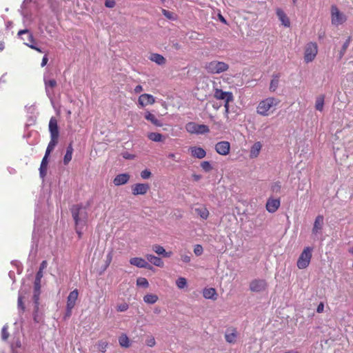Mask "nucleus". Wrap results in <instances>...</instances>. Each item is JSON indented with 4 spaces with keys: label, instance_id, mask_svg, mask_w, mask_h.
Instances as JSON below:
<instances>
[{
    "label": "nucleus",
    "instance_id": "obj_1",
    "mask_svg": "<svg viewBox=\"0 0 353 353\" xmlns=\"http://www.w3.org/2000/svg\"><path fill=\"white\" fill-rule=\"evenodd\" d=\"M70 212L74 221L75 225H86L88 216L85 207L83 206L81 204L74 205L71 208Z\"/></svg>",
    "mask_w": 353,
    "mask_h": 353
},
{
    "label": "nucleus",
    "instance_id": "obj_2",
    "mask_svg": "<svg viewBox=\"0 0 353 353\" xmlns=\"http://www.w3.org/2000/svg\"><path fill=\"white\" fill-rule=\"evenodd\" d=\"M280 101L274 97H268L259 102L256 112L261 116H268L272 108H274Z\"/></svg>",
    "mask_w": 353,
    "mask_h": 353
},
{
    "label": "nucleus",
    "instance_id": "obj_3",
    "mask_svg": "<svg viewBox=\"0 0 353 353\" xmlns=\"http://www.w3.org/2000/svg\"><path fill=\"white\" fill-rule=\"evenodd\" d=\"M204 68L208 73L216 74L228 70L229 65L225 62L214 60L206 63Z\"/></svg>",
    "mask_w": 353,
    "mask_h": 353
},
{
    "label": "nucleus",
    "instance_id": "obj_4",
    "mask_svg": "<svg viewBox=\"0 0 353 353\" xmlns=\"http://www.w3.org/2000/svg\"><path fill=\"white\" fill-rule=\"evenodd\" d=\"M312 252L313 248L309 246L304 248L296 262L299 269L303 270L309 266L312 256Z\"/></svg>",
    "mask_w": 353,
    "mask_h": 353
},
{
    "label": "nucleus",
    "instance_id": "obj_5",
    "mask_svg": "<svg viewBox=\"0 0 353 353\" xmlns=\"http://www.w3.org/2000/svg\"><path fill=\"white\" fill-rule=\"evenodd\" d=\"M187 132L191 134H204L210 132L209 127L204 124H198L195 122H189L185 125Z\"/></svg>",
    "mask_w": 353,
    "mask_h": 353
},
{
    "label": "nucleus",
    "instance_id": "obj_6",
    "mask_svg": "<svg viewBox=\"0 0 353 353\" xmlns=\"http://www.w3.org/2000/svg\"><path fill=\"white\" fill-rule=\"evenodd\" d=\"M318 52L317 44L314 42L308 43L305 49L304 61L305 63L312 62L316 57Z\"/></svg>",
    "mask_w": 353,
    "mask_h": 353
},
{
    "label": "nucleus",
    "instance_id": "obj_7",
    "mask_svg": "<svg viewBox=\"0 0 353 353\" xmlns=\"http://www.w3.org/2000/svg\"><path fill=\"white\" fill-rule=\"evenodd\" d=\"M331 20L332 23L336 26L341 25L346 21L345 15L341 12L335 5L331 6Z\"/></svg>",
    "mask_w": 353,
    "mask_h": 353
},
{
    "label": "nucleus",
    "instance_id": "obj_8",
    "mask_svg": "<svg viewBox=\"0 0 353 353\" xmlns=\"http://www.w3.org/2000/svg\"><path fill=\"white\" fill-rule=\"evenodd\" d=\"M268 286V283L264 279H254L250 283V290L254 292H260L264 291Z\"/></svg>",
    "mask_w": 353,
    "mask_h": 353
},
{
    "label": "nucleus",
    "instance_id": "obj_9",
    "mask_svg": "<svg viewBox=\"0 0 353 353\" xmlns=\"http://www.w3.org/2000/svg\"><path fill=\"white\" fill-rule=\"evenodd\" d=\"M150 190V185L148 183H135L132 186V193L133 195H144Z\"/></svg>",
    "mask_w": 353,
    "mask_h": 353
},
{
    "label": "nucleus",
    "instance_id": "obj_10",
    "mask_svg": "<svg viewBox=\"0 0 353 353\" xmlns=\"http://www.w3.org/2000/svg\"><path fill=\"white\" fill-rule=\"evenodd\" d=\"M230 150V144L228 141H222L218 142L215 145L216 152L223 156H225L229 154Z\"/></svg>",
    "mask_w": 353,
    "mask_h": 353
},
{
    "label": "nucleus",
    "instance_id": "obj_11",
    "mask_svg": "<svg viewBox=\"0 0 353 353\" xmlns=\"http://www.w3.org/2000/svg\"><path fill=\"white\" fill-rule=\"evenodd\" d=\"M214 97L217 99L223 100L225 103L234 100L233 94L231 92H225L221 89H216Z\"/></svg>",
    "mask_w": 353,
    "mask_h": 353
},
{
    "label": "nucleus",
    "instance_id": "obj_12",
    "mask_svg": "<svg viewBox=\"0 0 353 353\" xmlns=\"http://www.w3.org/2000/svg\"><path fill=\"white\" fill-rule=\"evenodd\" d=\"M324 218L322 215H318L314 222L313 228L312 230V235L317 236L321 234L323 226Z\"/></svg>",
    "mask_w": 353,
    "mask_h": 353
},
{
    "label": "nucleus",
    "instance_id": "obj_13",
    "mask_svg": "<svg viewBox=\"0 0 353 353\" xmlns=\"http://www.w3.org/2000/svg\"><path fill=\"white\" fill-rule=\"evenodd\" d=\"M130 263L138 268H147L152 270V267L143 259L134 257L130 259Z\"/></svg>",
    "mask_w": 353,
    "mask_h": 353
},
{
    "label": "nucleus",
    "instance_id": "obj_14",
    "mask_svg": "<svg viewBox=\"0 0 353 353\" xmlns=\"http://www.w3.org/2000/svg\"><path fill=\"white\" fill-rule=\"evenodd\" d=\"M49 131L50 133V137L53 139H58L59 132L57 125V121L54 117H51L49 121Z\"/></svg>",
    "mask_w": 353,
    "mask_h": 353
},
{
    "label": "nucleus",
    "instance_id": "obj_15",
    "mask_svg": "<svg viewBox=\"0 0 353 353\" xmlns=\"http://www.w3.org/2000/svg\"><path fill=\"white\" fill-rule=\"evenodd\" d=\"M154 97L149 94H141L139 97V104L141 107H144L147 105H152L154 103Z\"/></svg>",
    "mask_w": 353,
    "mask_h": 353
},
{
    "label": "nucleus",
    "instance_id": "obj_16",
    "mask_svg": "<svg viewBox=\"0 0 353 353\" xmlns=\"http://www.w3.org/2000/svg\"><path fill=\"white\" fill-rule=\"evenodd\" d=\"M281 204L279 199H269L266 203V210L270 212H275Z\"/></svg>",
    "mask_w": 353,
    "mask_h": 353
},
{
    "label": "nucleus",
    "instance_id": "obj_17",
    "mask_svg": "<svg viewBox=\"0 0 353 353\" xmlns=\"http://www.w3.org/2000/svg\"><path fill=\"white\" fill-rule=\"evenodd\" d=\"M129 179L130 175L128 174H119L115 176V178L113 180V183L115 185L119 186L127 183Z\"/></svg>",
    "mask_w": 353,
    "mask_h": 353
},
{
    "label": "nucleus",
    "instance_id": "obj_18",
    "mask_svg": "<svg viewBox=\"0 0 353 353\" xmlns=\"http://www.w3.org/2000/svg\"><path fill=\"white\" fill-rule=\"evenodd\" d=\"M78 295H79V292L77 289H75L70 292V294L67 298V303H66L67 307L74 308L75 303H76V301L78 298Z\"/></svg>",
    "mask_w": 353,
    "mask_h": 353
},
{
    "label": "nucleus",
    "instance_id": "obj_19",
    "mask_svg": "<svg viewBox=\"0 0 353 353\" xmlns=\"http://www.w3.org/2000/svg\"><path fill=\"white\" fill-rule=\"evenodd\" d=\"M276 14L279 19L281 21L282 25H283L285 27H290V19L283 10H281V8H277L276 10Z\"/></svg>",
    "mask_w": 353,
    "mask_h": 353
},
{
    "label": "nucleus",
    "instance_id": "obj_20",
    "mask_svg": "<svg viewBox=\"0 0 353 353\" xmlns=\"http://www.w3.org/2000/svg\"><path fill=\"white\" fill-rule=\"evenodd\" d=\"M48 156L49 155H47V154L44 155V157L41 161V165H40L39 176L42 179H43L46 177V174H47Z\"/></svg>",
    "mask_w": 353,
    "mask_h": 353
},
{
    "label": "nucleus",
    "instance_id": "obj_21",
    "mask_svg": "<svg viewBox=\"0 0 353 353\" xmlns=\"http://www.w3.org/2000/svg\"><path fill=\"white\" fill-rule=\"evenodd\" d=\"M26 292L20 290L18 293V300H17V307L19 310V314H23L25 311L26 307L23 303V299L25 298Z\"/></svg>",
    "mask_w": 353,
    "mask_h": 353
},
{
    "label": "nucleus",
    "instance_id": "obj_22",
    "mask_svg": "<svg viewBox=\"0 0 353 353\" xmlns=\"http://www.w3.org/2000/svg\"><path fill=\"white\" fill-rule=\"evenodd\" d=\"M190 151L192 156L197 159H203L206 155L205 150L201 147H192Z\"/></svg>",
    "mask_w": 353,
    "mask_h": 353
},
{
    "label": "nucleus",
    "instance_id": "obj_23",
    "mask_svg": "<svg viewBox=\"0 0 353 353\" xmlns=\"http://www.w3.org/2000/svg\"><path fill=\"white\" fill-rule=\"evenodd\" d=\"M40 294H41V291L34 290L32 299H33V302H34V320L35 321H37L36 313H37V312L39 310Z\"/></svg>",
    "mask_w": 353,
    "mask_h": 353
},
{
    "label": "nucleus",
    "instance_id": "obj_24",
    "mask_svg": "<svg viewBox=\"0 0 353 353\" xmlns=\"http://www.w3.org/2000/svg\"><path fill=\"white\" fill-rule=\"evenodd\" d=\"M262 144L261 142L257 141L254 143V145L251 147L250 152V157L252 159L256 158L261 150Z\"/></svg>",
    "mask_w": 353,
    "mask_h": 353
},
{
    "label": "nucleus",
    "instance_id": "obj_25",
    "mask_svg": "<svg viewBox=\"0 0 353 353\" xmlns=\"http://www.w3.org/2000/svg\"><path fill=\"white\" fill-rule=\"evenodd\" d=\"M203 296L207 299L216 300L217 299V294L214 288H205L203 290Z\"/></svg>",
    "mask_w": 353,
    "mask_h": 353
},
{
    "label": "nucleus",
    "instance_id": "obj_26",
    "mask_svg": "<svg viewBox=\"0 0 353 353\" xmlns=\"http://www.w3.org/2000/svg\"><path fill=\"white\" fill-rule=\"evenodd\" d=\"M145 257L147 260L154 265L161 268L163 266V262L161 258L149 254H146Z\"/></svg>",
    "mask_w": 353,
    "mask_h": 353
},
{
    "label": "nucleus",
    "instance_id": "obj_27",
    "mask_svg": "<svg viewBox=\"0 0 353 353\" xmlns=\"http://www.w3.org/2000/svg\"><path fill=\"white\" fill-rule=\"evenodd\" d=\"M149 59L155 62L159 65H163L165 63L166 60L163 56L157 53H152L150 54Z\"/></svg>",
    "mask_w": 353,
    "mask_h": 353
},
{
    "label": "nucleus",
    "instance_id": "obj_28",
    "mask_svg": "<svg viewBox=\"0 0 353 353\" xmlns=\"http://www.w3.org/2000/svg\"><path fill=\"white\" fill-rule=\"evenodd\" d=\"M145 118L146 120L150 121L155 126L161 127L163 125L162 122L158 119L155 115L148 111L145 112Z\"/></svg>",
    "mask_w": 353,
    "mask_h": 353
},
{
    "label": "nucleus",
    "instance_id": "obj_29",
    "mask_svg": "<svg viewBox=\"0 0 353 353\" xmlns=\"http://www.w3.org/2000/svg\"><path fill=\"white\" fill-rule=\"evenodd\" d=\"M280 74H274L272 75V79L270 81V90L272 92H275L279 87V83Z\"/></svg>",
    "mask_w": 353,
    "mask_h": 353
},
{
    "label": "nucleus",
    "instance_id": "obj_30",
    "mask_svg": "<svg viewBox=\"0 0 353 353\" xmlns=\"http://www.w3.org/2000/svg\"><path fill=\"white\" fill-rule=\"evenodd\" d=\"M152 250L157 254L162 255L164 257H170L172 254V252H167L163 246L157 244L152 246Z\"/></svg>",
    "mask_w": 353,
    "mask_h": 353
},
{
    "label": "nucleus",
    "instance_id": "obj_31",
    "mask_svg": "<svg viewBox=\"0 0 353 353\" xmlns=\"http://www.w3.org/2000/svg\"><path fill=\"white\" fill-rule=\"evenodd\" d=\"M237 337V332L236 330H232L231 332L228 330L225 334V341L229 343H234Z\"/></svg>",
    "mask_w": 353,
    "mask_h": 353
},
{
    "label": "nucleus",
    "instance_id": "obj_32",
    "mask_svg": "<svg viewBox=\"0 0 353 353\" xmlns=\"http://www.w3.org/2000/svg\"><path fill=\"white\" fill-rule=\"evenodd\" d=\"M25 45H26L27 46L30 47L32 49L37 50L39 52H41V53L44 52V51L41 48L37 47L35 45V40H34L32 34H28V42H26Z\"/></svg>",
    "mask_w": 353,
    "mask_h": 353
},
{
    "label": "nucleus",
    "instance_id": "obj_33",
    "mask_svg": "<svg viewBox=\"0 0 353 353\" xmlns=\"http://www.w3.org/2000/svg\"><path fill=\"white\" fill-rule=\"evenodd\" d=\"M72 153H73V148H72V143H70L66 148V152L63 157V163L65 165H68L69 163V162L71 161L72 157Z\"/></svg>",
    "mask_w": 353,
    "mask_h": 353
},
{
    "label": "nucleus",
    "instance_id": "obj_34",
    "mask_svg": "<svg viewBox=\"0 0 353 353\" xmlns=\"http://www.w3.org/2000/svg\"><path fill=\"white\" fill-rule=\"evenodd\" d=\"M325 96L321 94L316 97L315 102V108L320 112L323 111L324 105Z\"/></svg>",
    "mask_w": 353,
    "mask_h": 353
},
{
    "label": "nucleus",
    "instance_id": "obj_35",
    "mask_svg": "<svg viewBox=\"0 0 353 353\" xmlns=\"http://www.w3.org/2000/svg\"><path fill=\"white\" fill-rule=\"evenodd\" d=\"M195 212L203 219H207L209 216L208 210L204 207L196 208Z\"/></svg>",
    "mask_w": 353,
    "mask_h": 353
},
{
    "label": "nucleus",
    "instance_id": "obj_36",
    "mask_svg": "<svg viewBox=\"0 0 353 353\" xmlns=\"http://www.w3.org/2000/svg\"><path fill=\"white\" fill-rule=\"evenodd\" d=\"M148 137L151 141L155 142L163 141V135L158 132H150L148 134Z\"/></svg>",
    "mask_w": 353,
    "mask_h": 353
},
{
    "label": "nucleus",
    "instance_id": "obj_37",
    "mask_svg": "<svg viewBox=\"0 0 353 353\" xmlns=\"http://www.w3.org/2000/svg\"><path fill=\"white\" fill-rule=\"evenodd\" d=\"M57 140L58 139H53L52 137H50V141L48 145L45 154L50 155V152L52 151V150L57 145Z\"/></svg>",
    "mask_w": 353,
    "mask_h": 353
},
{
    "label": "nucleus",
    "instance_id": "obj_38",
    "mask_svg": "<svg viewBox=\"0 0 353 353\" xmlns=\"http://www.w3.org/2000/svg\"><path fill=\"white\" fill-rule=\"evenodd\" d=\"M158 300V296L155 294H146L143 297V301L149 304H154Z\"/></svg>",
    "mask_w": 353,
    "mask_h": 353
},
{
    "label": "nucleus",
    "instance_id": "obj_39",
    "mask_svg": "<svg viewBox=\"0 0 353 353\" xmlns=\"http://www.w3.org/2000/svg\"><path fill=\"white\" fill-rule=\"evenodd\" d=\"M119 343L121 347H128L130 346L129 339L126 334H122L119 338Z\"/></svg>",
    "mask_w": 353,
    "mask_h": 353
},
{
    "label": "nucleus",
    "instance_id": "obj_40",
    "mask_svg": "<svg viewBox=\"0 0 353 353\" xmlns=\"http://www.w3.org/2000/svg\"><path fill=\"white\" fill-rule=\"evenodd\" d=\"M43 82H44L45 87H48V88H54L57 85V81L55 79H47L46 75H44V77H43Z\"/></svg>",
    "mask_w": 353,
    "mask_h": 353
},
{
    "label": "nucleus",
    "instance_id": "obj_41",
    "mask_svg": "<svg viewBox=\"0 0 353 353\" xmlns=\"http://www.w3.org/2000/svg\"><path fill=\"white\" fill-rule=\"evenodd\" d=\"M28 34H32L27 29L19 30L18 32V35L21 37V39L24 41V43L26 42H28Z\"/></svg>",
    "mask_w": 353,
    "mask_h": 353
},
{
    "label": "nucleus",
    "instance_id": "obj_42",
    "mask_svg": "<svg viewBox=\"0 0 353 353\" xmlns=\"http://www.w3.org/2000/svg\"><path fill=\"white\" fill-rule=\"evenodd\" d=\"M187 283H187V280L184 277H179L176 281V285L178 287V288H179V289H183L185 287H186L187 286Z\"/></svg>",
    "mask_w": 353,
    "mask_h": 353
},
{
    "label": "nucleus",
    "instance_id": "obj_43",
    "mask_svg": "<svg viewBox=\"0 0 353 353\" xmlns=\"http://www.w3.org/2000/svg\"><path fill=\"white\" fill-rule=\"evenodd\" d=\"M137 285L139 287L147 288L149 286V283L145 278L139 277L137 280Z\"/></svg>",
    "mask_w": 353,
    "mask_h": 353
},
{
    "label": "nucleus",
    "instance_id": "obj_44",
    "mask_svg": "<svg viewBox=\"0 0 353 353\" xmlns=\"http://www.w3.org/2000/svg\"><path fill=\"white\" fill-rule=\"evenodd\" d=\"M162 13L168 19L175 20L176 19V15L168 10L162 9Z\"/></svg>",
    "mask_w": 353,
    "mask_h": 353
},
{
    "label": "nucleus",
    "instance_id": "obj_45",
    "mask_svg": "<svg viewBox=\"0 0 353 353\" xmlns=\"http://www.w3.org/2000/svg\"><path fill=\"white\" fill-rule=\"evenodd\" d=\"M53 89L54 88H52L45 87V91H46V95L49 98V99L50 100V101L52 103H53V98L54 96V92Z\"/></svg>",
    "mask_w": 353,
    "mask_h": 353
},
{
    "label": "nucleus",
    "instance_id": "obj_46",
    "mask_svg": "<svg viewBox=\"0 0 353 353\" xmlns=\"http://www.w3.org/2000/svg\"><path fill=\"white\" fill-rule=\"evenodd\" d=\"M201 167L205 172H209L212 169L210 163L207 161L201 162Z\"/></svg>",
    "mask_w": 353,
    "mask_h": 353
},
{
    "label": "nucleus",
    "instance_id": "obj_47",
    "mask_svg": "<svg viewBox=\"0 0 353 353\" xmlns=\"http://www.w3.org/2000/svg\"><path fill=\"white\" fill-rule=\"evenodd\" d=\"M281 182H279V181L274 182L271 186V190L275 193L279 192L281 190Z\"/></svg>",
    "mask_w": 353,
    "mask_h": 353
},
{
    "label": "nucleus",
    "instance_id": "obj_48",
    "mask_svg": "<svg viewBox=\"0 0 353 353\" xmlns=\"http://www.w3.org/2000/svg\"><path fill=\"white\" fill-rule=\"evenodd\" d=\"M9 336V333L8 332V325H5L1 330V338L2 340L6 341L8 339Z\"/></svg>",
    "mask_w": 353,
    "mask_h": 353
},
{
    "label": "nucleus",
    "instance_id": "obj_49",
    "mask_svg": "<svg viewBox=\"0 0 353 353\" xmlns=\"http://www.w3.org/2000/svg\"><path fill=\"white\" fill-rule=\"evenodd\" d=\"M151 175L152 173L148 169H145L141 172V177L143 179H148L151 176Z\"/></svg>",
    "mask_w": 353,
    "mask_h": 353
},
{
    "label": "nucleus",
    "instance_id": "obj_50",
    "mask_svg": "<svg viewBox=\"0 0 353 353\" xmlns=\"http://www.w3.org/2000/svg\"><path fill=\"white\" fill-rule=\"evenodd\" d=\"M203 252V247L201 245H196L194 248V252L196 256H200Z\"/></svg>",
    "mask_w": 353,
    "mask_h": 353
},
{
    "label": "nucleus",
    "instance_id": "obj_51",
    "mask_svg": "<svg viewBox=\"0 0 353 353\" xmlns=\"http://www.w3.org/2000/svg\"><path fill=\"white\" fill-rule=\"evenodd\" d=\"M108 343L105 341H99L98 343V348L102 352H105Z\"/></svg>",
    "mask_w": 353,
    "mask_h": 353
},
{
    "label": "nucleus",
    "instance_id": "obj_52",
    "mask_svg": "<svg viewBox=\"0 0 353 353\" xmlns=\"http://www.w3.org/2000/svg\"><path fill=\"white\" fill-rule=\"evenodd\" d=\"M128 304H127L126 303H123L117 305V310L119 312H125L128 309Z\"/></svg>",
    "mask_w": 353,
    "mask_h": 353
},
{
    "label": "nucleus",
    "instance_id": "obj_53",
    "mask_svg": "<svg viewBox=\"0 0 353 353\" xmlns=\"http://www.w3.org/2000/svg\"><path fill=\"white\" fill-rule=\"evenodd\" d=\"M41 279H34V290L41 291Z\"/></svg>",
    "mask_w": 353,
    "mask_h": 353
},
{
    "label": "nucleus",
    "instance_id": "obj_54",
    "mask_svg": "<svg viewBox=\"0 0 353 353\" xmlns=\"http://www.w3.org/2000/svg\"><path fill=\"white\" fill-rule=\"evenodd\" d=\"M84 227L85 226L75 225V230H76V232L77 233L79 239H81L82 236V234H83L82 230Z\"/></svg>",
    "mask_w": 353,
    "mask_h": 353
},
{
    "label": "nucleus",
    "instance_id": "obj_55",
    "mask_svg": "<svg viewBox=\"0 0 353 353\" xmlns=\"http://www.w3.org/2000/svg\"><path fill=\"white\" fill-rule=\"evenodd\" d=\"M105 6L110 8H114L115 6V1L114 0H105Z\"/></svg>",
    "mask_w": 353,
    "mask_h": 353
},
{
    "label": "nucleus",
    "instance_id": "obj_56",
    "mask_svg": "<svg viewBox=\"0 0 353 353\" xmlns=\"http://www.w3.org/2000/svg\"><path fill=\"white\" fill-rule=\"evenodd\" d=\"M351 41H352V37H348L347 39H346V41L344 42V43L342 46V48H343V50H347V48L349 47Z\"/></svg>",
    "mask_w": 353,
    "mask_h": 353
},
{
    "label": "nucleus",
    "instance_id": "obj_57",
    "mask_svg": "<svg viewBox=\"0 0 353 353\" xmlns=\"http://www.w3.org/2000/svg\"><path fill=\"white\" fill-rule=\"evenodd\" d=\"M72 309L73 308H72V307H66V312H65V314L63 316V319L65 320L70 317V316L72 315Z\"/></svg>",
    "mask_w": 353,
    "mask_h": 353
},
{
    "label": "nucleus",
    "instance_id": "obj_58",
    "mask_svg": "<svg viewBox=\"0 0 353 353\" xmlns=\"http://www.w3.org/2000/svg\"><path fill=\"white\" fill-rule=\"evenodd\" d=\"M181 258L182 261L186 263H189L191 260V256L188 254H182Z\"/></svg>",
    "mask_w": 353,
    "mask_h": 353
},
{
    "label": "nucleus",
    "instance_id": "obj_59",
    "mask_svg": "<svg viewBox=\"0 0 353 353\" xmlns=\"http://www.w3.org/2000/svg\"><path fill=\"white\" fill-rule=\"evenodd\" d=\"M48 61V55L46 54L43 59H42V61H41V67H44L46 65Z\"/></svg>",
    "mask_w": 353,
    "mask_h": 353
},
{
    "label": "nucleus",
    "instance_id": "obj_60",
    "mask_svg": "<svg viewBox=\"0 0 353 353\" xmlns=\"http://www.w3.org/2000/svg\"><path fill=\"white\" fill-rule=\"evenodd\" d=\"M47 261H43L41 264H40V266H39V270H43L45 268H46L47 267Z\"/></svg>",
    "mask_w": 353,
    "mask_h": 353
},
{
    "label": "nucleus",
    "instance_id": "obj_61",
    "mask_svg": "<svg viewBox=\"0 0 353 353\" xmlns=\"http://www.w3.org/2000/svg\"><path fill=\"white\" fill-rule=\"evenodd\" d=\"M43 276V270H39V271L37 272V273L36 274L35 279L41 280Z\"/></svg>",
    "mask_w": 353,
    "mask_h": 353
},
{
    "label": "nucleus",
    "instance_id": "obj_62",
    "mask_svg": "<svg viewBox=\"0 0 353 353\" xmlns=\"http://www.w3.org/2000/svg\"><path fill=\"white\" fill-rule=\"evenodd\" d=\"M323 308H324V305H323V304L322 303H321L318 305V307H317V308H316V312H317L318 313H321V312H322L323 311Z\"/></svg>",
    "mask_w": 353,
    "mask_h": 353
},
{
    "label": "nucleus",
    "instance_id": "obj_63",
    "mask_svg": "<svg viewBox=\"0 0 353 353\" xmlns=\"http://www.w3.org/2000/svg\"><path fill=\"white\" fill-rule=\"evenodd\" d=\"M143 91V87L141 85H138L134 88L135 93H139Z\"/></svg>",
    "mask_w": 353,
    "mask_h": 353
},
{
    "label": "nucleus",
    "instance_id": "obj_64",
    "mask_svg": "<svg viewBox=\"0 0 353 353\" xmlns=\"http://www.w3.org/2000/svg\"><path fill=\"white\" fill-rule=\"evenodd\" d=\"M192 178L194 181H198L201 179V176L199 174H192Z\"/></svg>",
    "mask_w": 353,
    "mask_h": 353
}]
</instances>
